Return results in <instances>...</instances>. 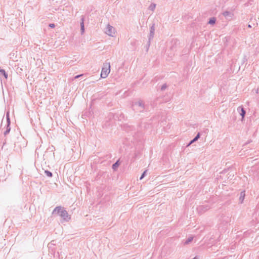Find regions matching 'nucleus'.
I'll use <instances>...</instances> for the list:
<instances>
[{
	"label": "nucleus",
	"instance_id": "20e7f679",
	"mask_svg": "<svg viewBox=\"0 0 259 259\" xmlns=\"http://www.w3.org/2000/svg\"><path fill=\"white\" fill-rule=\"evenodd\" d=\"M155 32V24H153L150 27V33L148 35V41L147 42V51L148 50L149 47L150 46V42L151 40L153 39Z\"/></svg>",
	"mask_w": 259,
	"mask_h": 259
},
{
	"label": "nucleus",
	"instance_id": "412c9836",
	"mask_svg": "<svg viewBox=\"0 0 259 259\" xmlns=\"http://www.w3.org/2000/svg\"><path fill=\"white\" fill-rule=\"evenodd\" d=\"M167 88V85L166 83L163 84L161 87V91H164Z\"/></svg>",
	"mask_w": 259,
	"mask_h": 259
},
{
	"label": "nucleus",
	"instance_id": "1a4fd4ad",
	"mask_svg": "<svg viewBox=\"0 0 259 259\" xmlns=\"http://www.w3.org/2000/svg\"><path fill=\"white\" fill-rule=\"evenodd\" d=\"M84 18L83 16H81L80 19V30L81 34H83L84 32Z\"/></svg>",
	"mask_w": 259,
	"mask_h": 259
},
{
	"label": "nucleus",
	"instance_id": "2eb2a0df",
	"mask_svg": "<svg viewBox=\"0 0 259 259\" xmlns=\"http://www.w3.org/2000/svg\"><path fill=\"white\" fill-rule=\"evenodd\" d=\"M44 172L45 175L49 178H52L53 176V174L52 173V172L48 170H45Z\"/></svg>",
	"mask_w": 259,
	"mask_h": 259
},
{
	"label": "nucleus",
	"instance_id": "39448f33",
	"mask_svg": "<svg viewBox=\"0 0 259 259\" xmlns=\"http://www.w3.org/2000/svg\"><path fill=\"white\" fill-rule=\"evenodd\" d=\"M105 32L107 35L113 36L115 34V28L113 26L108 24L105 28Z\"/></svg>",
	"mask_w": 259,
	"mask_h": 259
},
{
	"label": "nucleus",
	"instance_id": "4be33fe9",
	"mask_svg": "<svg viewBox=\"0 0 259 259\" xmlns=\"http://www.w3.org/2000/svg\"><path fill=\"white\" fill-rule=\"evenodd\" d=\"M49 26L51 28H54L55 27V25L54 23H50L49 24Z\"/></svg>",
	"mask_w": 259,
	"mask_h": 259
},
{
	"label": "nucleus",
	"instance_id": "4468645a",
	"mask_svg": "<svg viewBox=\"0 0 259 259\" xmlns=\"http://www.w3.org/2000/svg\"><path fill=\"white\" fill-rule=\"evenodd\" d=\"M216 21V19L214 17L210 18L208 21V24L213 25L214 24Z\"/></svg>",
	"mask_w": 259,
	"mask_h": 259
},
{
	"label": "nucleus",
	"instance_id": "b1692460",
	"mask_svg": "<svg viewBox=\"0 0 259 259\" xmlns=\"http://www.w3.org/2000/svg\"><path fill=\"white\" fill-rule=\"evenodd\" d=\"M249 27H251V26L250 25H248Z\"/></svg>",
	"mask_w": 259,
	"mask_h": 259
},
{
	"label": "nucleus",
	"instance_id": "f3484780",
	"mask_svg": "<svg viewBox=\"0 0 259 259\" xmlns=\"http://www.w3.org/2000/svg\"><path fill=\"white\" fill-rule=\"evenodd\" d=\"M230 221L231 218H229V217H224L223 218V221L225 222L226 224L230 222Z\"/></svg>",
	"mask_w": 259,
	"mask_h": 259
},
{
	"label": "nucleus",
	"instance_id": "7ed1b4c3",
	"mask_svg": "<svg viewBox=\"0 0 259 259\" xmlns=\"http://www.w3.org/2000/svg\"><path fill=\"white\" fill-rule=\"evenodd\" d=\"M133 107L134 110H139L140 112H142L145 109L144 104L141 100L134 103Z\"/></svg>",
	"mask_w": 259,
	"mask_h": 259
},
{
	"label": "nucleus",
	"instance_id": "423d86ee",
	"mask_svg": "<svg viewBox=\"0 0 259 259\" xmlns=\"http://www.w3.org/2000/svg\"><path fill=\"white\" fill-rule=\"evenodd\" d=\"M210 208V206L208 204H204L199 205L197 209L199 212L203 213Z\"/></svg>",
	"mask_w": 259,
	"mask_h": 259
},
{
	"label": "nucleus",
	"instance_id": "aec40b11",
	"mask_svg": "<svg viewBox=\"0 0 259 259\" xmlns=\"http://www.w3.org/2000/svg\"><path fill=\"white\" fill-rule=\"evenodd\" d=\"M147 170H145L143 174H142V175L141 176L140 178V180H142L146 176V172H147Z\"/></svg>",
	"mask_w": 259,
	"mask_h": 259
},
{
	"label": "nucleus",
	"instance_id": "f257e3e1",
	"mask_svg": "<svg viewBox=\"0 0 259 259\" xmlns=\"http://www.w3.org/2000/svg\"><path fill=\"white\" fill-rule=\"evenodd\" d=\"M57 213L63 219L65 222H68L70 220V217L68 215V212L61 206H57L52 212V214Z\"/></svg>",
	"mask_w": 259,
	"mask_h": 259
},
{
	"label": "nucleus",
	"instance_id": "0eeeda50",
	"mask_svg": "<svg viewBox=\"0 0 259 259\" xmlns=\"http://www.w3.org/2000/svg\"><path fill=\"white\" fill-rule=\"evenodd\" d=\"M237 111L242 117V120H243L244 117L246 114V111L243 106H241L238 107Z\"/></svg>",
	"mask_w": 259,
	"mask_h": 259
},
{
	"label": "nucleus",
	"instance_id": "dca6fc26",
	"mask_svg": "<svg viewBox=\"0 0 259 259\" xmlns=\"http://www.w3.org/2000/svg\"><path fill=\"white\" fill-rule=\"evenodd\" d=\"M119 165V160H118L112 165V168L114 170H116V169L118 167Z\"/></svg>",
	"mask_w": 259,
	"mask_h": 259
},
{
	"label": "nucleus",
	"instance_id": "f8f14e48",
	"mask_svg": "<svg viewBox=\"0 0 259 259\" xmlns=\"http://www.w3.org/2000/svg\"><path fill=\"white\" fill-rule=\"evenodd\" d=\"M245 196V191H242L240 193V197H239V202L240 203H243V200L244 199Z\"/></svg>",
	"mask_w": 259,
	"mask_h": 259
},
{
	"label": "nucleus",
	"instance_id": "6e6552de",
	"mask_svg": "<svg viewBox=\"0 0 259 259\" xmlns=\"http://www.w3.org/2000/svg\"><path fill=\"white\" fill-rule=\"evenodd\" d=\"M7 129L4 133L5 136H6L7 134H8L11 130V127L10 126V119L9 116L8 114L7 115Z\"/></svg>",
	"mask_w": 259,
	"mask_h": 259
},
{
	"label": "nucleus",
	"instance_id": "a211bd4d",
	"mask_svg": "<svg viewBox=\"0 0 259 259\" xmlns=\"http://www.w3.org/2000/svg\"><path fill=\"white\" fill-rule=\"evenodd\" d=\"M155 7H156V5L154 4H152L149 6V9L151 11H153L155 9Z\"/></svg>",
	"mask_w": 259,
	"mask_h": 259
},
{
	"label": "nucleus",
	"instance_id": "6ab92c4d",
	"mask_svg": "<svg viewBox=\"0 0 259 259\" xmlns=\"http://www.w3.org/2000/svg\"><path fill=\"white\" fill-rule=\"evenodd\" d=\"M193 237H189L187 240L186 241H185V244H189V243H190L191 242H192V241L193 240Z\"/></svg>",
	"mask_w": 259,
	"mask_h": 259
},
{
	"label": "nucleus",
	"instance_id": "f03ea898",
	"mask_svg": "<svg viewBox=\"0 0 259 259\" xmlns=\"http://www.w3.org/2000/svg\"><path fill=\"white\" fill-rule=\"evenodd\" d=\"M110 72V63L107 61L103 64L102 71L101 73V77L105 78Z\"/></svg>",
	"mask_w": 259,
	"mask_h": 259
},
{
	"label": "nucleus",
	"instance_id": "9b49d317",
	"mask_svg": "<svg viewBox=\"0 0 259 259\" xmlns=\"http://www.w3.org/2000/svg\"><path fill=\"white\" fill-rule=\"evenodd\" d=\"M223 16H224L227 19L231 18L232 17V13L228 11H225L223 13Z\"/></svg>",
	"mask_w": 259,
	"mask_h": 259
},
{
	"label": "nucleus",
	"instance_id": "9d476101",
	"mask_svg": "<svg viewBox=\"0 0 259 259\" xmlns=\"http://www.w3.org/2000/svg\"><path fill=\"white\" fill-rule=\"evenodd\" d=\"M200 133H198L197 134V135L195 136V137L189 142L188 146H189L191 144H192V143H193L194 142L197 141L200 138Z\"/></svg>",
	"mask_w": 259,
	"mask_h": 259
},
{
	"label": "nucleus",
	"instance_id": "5701e85b",
	"mask_svg": "<svg viewBox=\"0 0 259 259\" xmlns=\"http://www.w3.org/2000/svg\"><path fill=\"white\" fill-rule=\"evenodd\" d=\"M83 75V74H79V75H76L74 78V79H77V78H78L79 77H80V76H82Z\"/></svg>",
	"mask_w": 259,
	"mask_h": 259
},
{
	"label": "nucleus",
	"instance_id": "ddd939ff",
	"mask_svg": "<svg viewBox=\"0 0 259 259\" xmlns=\"http://www.w3.org/2000/svg\"><path fill=\"white\" fill-rule=\"evenodd\" d=\"M0 75H3L6 79L8 78V74L2 69L0 71Z\"/></svg>",
	"mask_w": 259,
	"mask_h": 259
}]
</instances>
